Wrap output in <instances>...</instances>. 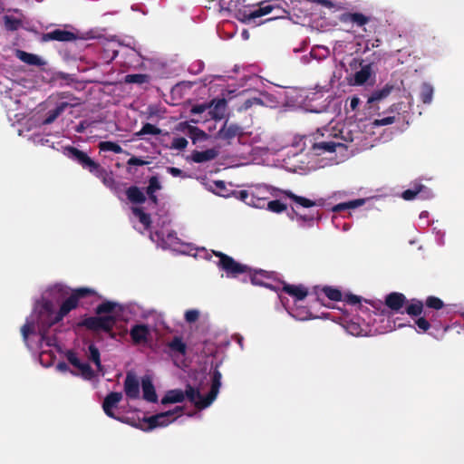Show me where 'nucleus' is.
I'll list each match as a JSON object with an SVG mask.
<instances>
[{"instance_id":"nucleus-1","label":"nucleus","mask_w":464,"mask_h":464,"mask_svg":"<svg viewBox=\"0 0 464 464\" xmlns=\"http://www.w3.org/2000/svg\"><path fill=\"white\" fill-rule=\"evenodd\" d=\"M278 0H266L262 1L258 4V7L253 11H238L237 15V19L246 24H256V20L264 15L273 14V16L262 21L260 24H264L266 22L274 21L280 18H287L289 15V12L284 8L280 4L277 3Z\"/></svg>"},{"instance_id":"nucleus-2","label":"nucleus","mask_w":464,"mask_h":464,"mask_svg":"<svg viewBox=\"0 0 464 464\" xmlns=\"http://www.w3.org/2000/svg\"><path fill=\"white\" fill-rule=\"evenodd\" d=\"M222 374L218 371V364L216 365L212 372L210 391L206 396H203L198 388H194L188 384L185 389V398L192 402L198 410L208 408L217 398L221 386Z\"/></svg>"},{"instance_id":"nucleus-3","label":"nucleus","mask_w":464,"mask_h":464,"mask_svg":"<svg viewBox=\"0 0 464 464\" xmlns=\"http://www.w3.org/2000/svg\"><path fill=\"white\" fill-rule=\"evenodd\" d=\"M95 295V291L89 287L74 289L71 295L61 304L59 311L54 315L48 326H53L63 319L72 310L77 308L79 300Z\"/></svg>"},{"instance_id":"nucleus-4","label":"nucleus","mask_w":464,"mask_h":464,"mask_svg":"<svg viewBox=\"0 0 464 464\" xmlns=\"http://www.w3.org/2000/svg\"><path fill=\"white\" fill-rule=\"evenodd\" d=\"M182 411L183 407L177 406L173 411L160 412L150 417H144L138 421H133L131 426L143 431H150L159 427H166L175 420V418H172L173 415Z\"/></svg>"},{"instance_id":"nucleus-5","label":"nucleus","mask_w":464,"mask_h":464,"mask_svg":"<svg viewBox=\"0 0 464 464\" xmlns=\"http://www.w3.org/2000/svg\"><path fill=\"white\" fill-rule=\"evenodd\" d=\"M63 153L68 159L81 165L82 169L89 170L97 177H102L105 172V169L98 162L92 160L86 152L80 150L76 147L71 145L63 147Z\"/></svg>"},{"instance_id":"nucleus-6","label":"nucleus","mask_w":464,"mask_h":464,"mask_svg":"<svg viewBox=\"0 0 464 464\" xmlns=\"http://www.w3.org/2000/svg\"><path fill=\"white\" fill-rule=\"evenodd\" d=\"M56 314L53 310V304L51 301L45 300L41 304L38 312V330L43 341L46 340L47 345L51 346L52 343L47 338V334L52 326H48Z\"/></svg>"},{"instance_id":"nucleus-7","label":"nucleus","mask_w":464,"mask_h":464,"mask_svg":"<svg viewBox=\"0 0 464 464\" xmlns=\"http://www.w3.org/2000/svg\"><path fill=\"white\" fill-rule=\"evenodd\" d=\"M116 324V318L113 315L89 316L77 323V327H85L91 331H103L111 333Z\"/></svg>"},{"instance_id":"nucleus-8","label":"nucleus","mask_w":464,"mask_h":464,"mask_svg":"<svg viewBox=\"0 0 464 464\" xmlns=\"http://www.w3.org/2000/svg\"><path fill=\"white\" fill-rule=\"evenodd\" d=\"M213 253L219 258L218 266L225 271L227 276L236 277L240 274L250 272V268L246 265L237 262L230 256L220 251H213Z\"/></svg>"},{"instance_id":"nucleus-9","label":"nucleus","mask_w":464,"mask_h":464,"mask_svg":"<svg viewBox=\"0 0 464 464\" xmlns=\"http://www.w3.org/2000/svg\"><path fill=\"white\" fill-rule=\"evenodd\" d=\"M65 357L72 366L81 372V375L84 380L91 381L96 376L91 365L87 362H82L76 353L72 350H68L65 353Z\"/></svg>"},{"instance_id":"nucleus-10","label":"nucleus","mask_w":464,"mask_h":464,"mask_svg":"<svg viewBox=\"0 0 464 464\" xmlns=\"http://www.w3.org/2000/svg\"><path fill=\"white\" fill-rule=\"evenodd\" d=\"M130 336L133 344H147L150 338V329L144 324H134L130 330Z\"/></svg>"},{"instance_id":"nucleus-11","label":"nucleus","mask_w":464,"mask_h":464,"mask_svg":"<svg viewBox=\"0 0 464 464\" xmlns=\"http://www.w3.org/2000/svg\"><path fill=\"white\" fill-rule=\"evenodd\" d=\"M122 399V393L118 392H111L107 394L102 402V409L105 414L112 419L121 420L120 417H117L113 411V409L117 407L118 403Z\"/></svg>"},{"instance_id":"nucleus-12","label":"nucleus","mask_w":464,"mask_h":464,"mask_svg":"<svg viewBox=\"0 0 464 464\" xmlns=\"http://www.w3.org/2000/svg\"><path fill=\"white\" fill-rule=\"evenodd\" d=\"M124 392L130 400H135L140 397V382L137 376L131 372H129L126 374L124 381Z\"/></svg>"},{"instance_id":"nucleus-13","label":"nucleus","mask_w":464,"mask_h":464,"mask_svg":"<svg viewBox=\"0 0 464 464\" xmlns=\"http://www.w3.org/2000/svg\"><path fill=\"white\" fill-rule=\"evenodd\" d=\"M77 39V36L74 33L63 30V29H55L49 33L44 34L42 35L43 42L49 41H58V42H72Z\"/></svg>"},{"instance_id":"nucleus-14","label":"nucleus","mask_w":464,"mask_h":464,"mask_svg":"<svg viewBox=\"0 0 464 464\" xmlns=\"http://www.w3.org/2000/svg\"><path fill=\"white\" fill-rule=\"evenodd\" d=\"M258 189L252 193H249L247 190H239L234 191L233 195L235 198L249 206H253L255 208H262L265 205V201L263 198L258 197Z\"/></svg>"},{"instance_id":"nucleus-15","label":"nucleus","mask_w":464,"mask_h":464,"mask_svg":"<svg viewBox=\"0 0 464 464\" xmlns=\"http://www.w3.org/2000/svg\"><path fill=\"white\" fill-rule=\"evenodd\" d=\"M406 303V296L399 292H392L385 297V305L395 312H399Z\"/></svg>"},{"instance_id":"nucleus-16","label":"nucleus","mask_w":464,"mask_h":464,"mask_svg":"<svg viewBox=\"0 0 464 464\" xmlns=\"http://www.w3.org/2000/svg\"><path fill=\"white\" fill-rule=\"evenodd\" d=\"M241 133L242 129L237 124H228L227 121H226L223 127L218 131V137L221 140L228 141L229 143L231 140L240 135Z\"/></svg>"},{"instance_id":"nucleus-17","label":"nucleus","mask_w":464,"mask_h":464,"mask_svg":"<svg viewBox=\"0 0 464 464\" xmlns=\"http://www.w3.org/2000/svg\"><path fill=\"white\" fill-rule=\"evenodd\" d=\"M219 151L215 149H208L203 151L193 150L190 155V160L195 163H203L215 160L218 156Z\"/></svg>"},{"instance_id":"nucleus-18","label":"nucleus","mask_w":464,"mask_h":464,"mask_svg":"<svg viewBox=\"0 0 464 464\" xmlns=\"http://www.w3.org/2000/svg\"><path fill=\"white\" fill-rule=\"evenodd\" d=\"M340 21L342 23H353L356 24L357 26H363L370 21V17L364 15L362 13H344L342 14L340 16Z\"/></svg>"},{"instance_id":"nucleus-19","label":"nucleus","mask_w":464,"mask_h":464,"mask_svg":"<svg viewBox=\"0 0 464 464\" xmlns=\"http://www.w3.org/2000/svg\"><path fill=\"white\" fill-rule=\"evenodd\" d=\"M208 104L210 105L208 113L211 115V118L215 120H221L224 117L227 107V101L224 98L213 100Z\"/></svg>"},{"instance_id":"nucleus-20","label":"nucleus","mask_w":464,"mask_h":464,"mask_svg":"<svg viewBox=\"0 0 464 464\" xmlns=\"http://www.w3.org/2000/svg\"><path fill=\"white\" fill-rule=\"evenodd\" d=\"M393 90L394 85L387 83L382 89L373 91L372 95L368 98L367 102L369 104L379 102L386 99Z\"/></svg>"},{"instance_id":"nucleus-21","label":"nucleus","mask_w":464,"mask_h":464,"mask_svg":"<svg viewBox=\"0 0 464 464\" xmlns=\"http://www.w3.org/2000/svg\"><path fill=\"white\" fill-rule=\"evenodd\" d=\"M143 399L150 402H157L158 396L154 385L150 378H143L141 381Z\"/></svg>"},{"instance_id":"nucleus-22","label":"nucleus","mask_w":464,"mask_h":464,"mask_svg":"<svg viewBox=\"0 0 464 464\" xmlns=\"http://www.w3.org/2000/svg\"><path fill=\"white\" fill-rule=\"evenodd\" d=\"M283 291L289 295L295 297L296 300L299 301L304 300L308 295L307 289L303 285L285 284Z\"/></svg>"},{"instance_id":"nucleus-23","label":"nucleus","mask_w":464,"mask_h":464,"mask_svg":"<svg viewBox=\"0 0 464 464\" xmlns=\"http://www.w3.org/2000/svg\"><path fill=\"white\" fill-rule=\"evenodd\" d=\"M126 196L129 201L133 204H143L146 201L144 192L137 186H130L127 188Z\"/></svg>"},{"instance_id":"nucleus-24","label":"nucleus","mask_w":464,"mask_h":464,"mask_svg":"<svg viewBox=\"0 0 464 464\" xmlns=\"http://www.w3.org/2000/svg\"><path fill=\"white\" fill-rule=\"evenodd\" d=\"M15 55L19 60L29 65L41 66L44 63L38 55L27 53L25 51L16 50Z\"/></svg>"},{"instance_id":"nucleus-25","label":"nucleus","mask_w":464,"mask_h":464,"mask_svg":"<svg viewBox=\"0 0 464 464\" xmlns=\"http://www.w3.org/2000/svg\"><path fill=\"white\" fill-rule=\"evenodd\" d=\"M185 399V392L179 389L169 391L161 399L162 404L178 403L183 401Z\"/></svg>"},{"instance_id":"nucleus-26","label":"nucleus","mask_w":464,"mask_h":464,"mask_svg":"<svg viewBox=\"0 0 464 464\" xmlns=\"http://www.w3.org/2000/svg\"><path fill=\"white\" fill-rule=\"evenodd\" d=\"M249 273H250V281L253 285L265 286L267 288L272 287L269 284L266 283V281H265L266 279L269 278L268 272H266L265 270H256V271H254L253 273H251V271H250Z\"/></svg>"},{"instance_id":"nucleus-27","label":"nucleus","mask_w":464,"mask_h":464,"mask_svg":"<svg viewBox=\"0 0 464 464\" xmlns=\"http://www.w3.org/2000/svg\"><path fill=\"white\" fill-rule=\"evenodd\" d=\"M89 351V360L92 361L95 366L97 367V371L102 372L103 366L101 362V354L99 349L95 346L94 343H90L88 346Z\"/></svg>"},{"instance_id":"nucleus-28","label":"nucleus","mask_w":464,"mask_h":464,"mask_svg":"<svg viewBox=\"0 0 464 464\" xmlns=\"http://www.w3.org/2000/svg\"><path fill=\"white\" fill-rule=\"evenodd\" d=\"M336 146L337 144L334 141H321L313 145V150L317 155H320L322 152H334Z\"/></svg>"},{"instance_id":"nucleus-29","label":"nucleus","mask_w":464,"mask_h":464,"mask_svg":"<svg viewBox=\"0 0 464 464\" xmlns=\"http://www.w3.org/2000/svg\"><path fill=\"white\" fill-rule=\"evenodd\" d=\"M57 100V101H65L68 102H72L74 104L81 105L82 101L79 97H76L73 93L70 92H60L56 94H53L50 97V100Z\"/></svg>"},{"instance_id":"nucleus-30","label":"nucleus","mask_w":464,"mask_h":464,"mask_svg":"<svg viewBox=\"0 0 464 464\" xmlns=\"http://www.w3.org/2000/svg\"><path fill=\"white\" fill-rule=\"evenodd\" d=\"M287 198L294 200L295 203L299 204L300 206L304 208H311L316 205V203L309 198H306L304 197L297 196L294 194L290 190H285L283 192Z\"/></svg>"},{"instance_id":"nucleus-31","label":"nucleus","mask_w":464,"mask_h":464,"mask_svg":"<svg viewBox=\"0 0 464 464\" xmlns=\"http://www.w3.org/2000/svg\"><path fill=\"white\" fill-rule=\"evenodd\" d=\"M433 92V87L430 83H422L420 92V100L424 104H430L432 102Z\"/></svg>"},{"instance_id":"nucleus-32","label":"nucleus","mask_w":464,"mask_h":464,"mask_svg":"<svg viewBox=\"0 0 464 464\" xmlns=\"http://www.w3.org/2000/svg\"><path fill=\"white\" fill-rule=\"evenodd\" d=\"M168 346L172 352L179 353L182 355L186 354L187 345L180 336L173 337V339L168 343Z\"/></svg>"},{"instance_id":"nucleus-33","label":"nucleus","mask_w":464,"mask_h":464,"mask_svg":"<svg viewBox=\"0 0 464 464\" xmlns=\"http://www.w3.org/2000/svg\"><path fill=\"white\" fill-rule=\"evenodd\" d=\"M423 312V302L419 299H411V304L406 307V313L411 315L417 317Z\"/></svg>"},{"instance_id":"nucleus-34","label":"nucleus","mask_w":464,"mask_h":464,"mask_svg":"<svg viewBox=\"0 0 464 464\" xmlns=\"http://www.w3.org/2000/svg\"><path fill=\"white\" fill-rule=\"evenodd\" d=\"M150 80V76L146 73H134V74H127L124 78V82L126 83H137L143 84L148 83Z\"/></svg>"},{"instance_id":"nucleus-35","label":"nucleus","mask_w":464,"mask_h":464,"mask_svg":"<svg viewBox=\"0 0 464 464\" xmlns=\"http://www.w3.org/2000/svg\"><path fill=\"white\" fill-rule=\"evenodd\" d=\"M425 188L426 187L422 184H414L411 188L404 190L401 197L405 200H412Z\"/></svg>"},{"instance_id":"nucleus-36","label":"nucleus","mask_w":464,"mask_h":464,"mask_svg":"<svg viewBox=\"0 0 464 464\" xmlns=\"http://www.w3.org/2000/svg\"><path fill=\"white\" fill-rule=\"evenodd\" d=\"M364 203V199H355L348 202L339 203L333 208L334 212H341L345 209L355 208L362 206Z\"/></svg>"},{"instance_id":"nucleus-37","label":"nucleus","mask_w":464,"mask_h":464,"mask_svg":"<svg viewBox=\"0 0 464 464\" xmlns=\"http://www.w3.org/2000/svg\"><path fill=\"white\" fill-rule=\"evenodd\" d=\"M371 76V68L369 65L362 67V69L355 72L354 81L357 84L361 85L365 83Z\"/></svg>"},{"instance_id":"nucleus-38","label":"nucleus","mask_w":464,"mask_h":464,"mask_svg":"<svg viewBox=\"0 0 464 464\" xmlns=\"http://www.w3.org/2000/svg\"><path fill=\"white\" fill-rule=\"evenodd\" d=\"M98 148L102 151H112L116 154L122 152V148L116 142L113 141H101Z\"/></svg>"},{"instance_id":"nucleus-39","label":"nucleus","mask_w":464,"mask_h":464,"mask_svg":"<svg viewBox=\"0 0 464 464\" xmlns=\"http://www.w3.org/2000/svg\"><path fill=\"white\" fill-rule=\"evenodd\" d=\"M161 132L162 130L160 128L154 126L151 123L147 122L142 126V128L138 132H136V136H144L147 134L160 135Z\"/></svg>"},{"instance_id":"nucleus-40","label":"nucleus","mask_w":464,"mask_h":464,"mask_svg":"<svg viewBox=\"0 0 464 464\" xmlns=\"http://www.w3.org/2000/svg\"><path fill=\"white\" fill-rule=\"evenodd\" d=\"M5 27L8 31H16L22 25L20 19L12 15L4 16Z\"/></svg>"},{"instance_id":"nucleus-41","label":"nucleus","mask_w":464,"mask_h":464,"mask_svg":"<svg viewBox=\"0 0 464 464\" xmlns=\"http://www.w3.org/2000/svg\"><path fill=\"white\" fill-rule=\"evenodd\" d=\"M133 214L139 218L140 222L145 227H149L151 224L150 216L143 211L140 208H133Z\"/></svg>"},{"instance_id":"nucleus-42","label":"nucleus","mask_w":464,"mask_h":464,"mask_svg":"<svg viewBox=\"0 0 464 464\" xmlns=\"http://www.w3.org/2000/svg\"><path fill=\"white\" fill-rule=\"evenodd\" d=\"M324 295L332 301H341L343 295L342 292L332 286H324L323 288Z\"/></svg>"},{"instance_id":"nucleus-43","label":"nucleus","mask_w":464,"mask_h":464,"mask_svg":"<svg viewBox=\"0 0 464 464\" xmlns=\"http://www.w3.org/2000/svg\"><path fill=\"white\" fill-rule=\"evenodd\" d=\"M115 306V303H112L111 301H105L96 307L95 313L97 314H111V312H113Z\"/></svg>"},{"instance_id":"nucleus-44","label":"nucleus","mask_w":464,"mask_h":464,"mask_svg":"<svg viewBox=\"0 0 464 464\" xmlns=\"http://www.w3.org/2000/svg\"><path fill=\"white\" fill-rule=\"evenodd\" d=\"M425 304L428 308L434 310H440L444 306V303L441 299L432 295L426 299Z\"/></svg>"},{"instance_id":"nucleus-45","label":"nucleus","mask_w":464,"mask_h":464,"mask_svg":"<svg viewBox=\"0 0 464 464\" xmlns=\"http://www.w3.org/2000/svg\"><path fill=\"white\" fill-rule=\"evenodd\" d=\"M161 188V185L157 176H152L149 179V185L146 188V193L148 194H155L157 190Z\"/></svg>"},{"instance_id":"nucleus-46","label":"nucleus","mask_w":464,"mask_h":464,"mask_svg":"<svg viewBox=\"0 0 464 464\" xmlns=\"http://www.w3.org/2000/svg\"><path fill=\"white\" fill-rule=\"evenodd\" d=\"M188 141L184 137H176L173 139L171 145L169 147L171 150H183L187 148Z\"/></svg>"},{"instance_id":"nucleus-47","label":"nucleus","mask_w":464,"mask_h":464,"mask_svg":"<svg viewBox=\"0 0 464 464\" xmlns=\"http://www.w3.org/2000/svg\"><path fill=\"white\" fill-rule=\"evenodd\" d=\"M34 332V323L26 321V323L21 327V334L23 340L27 343L29 335Z\"/></svg>"},{"instance_id":"nucleus-48","label":"nucleus","mask_w":464,"mask_h":464,"mask_svg":"<svg viewBox=\"0 0 464 464\" xmlns=\"http://www.w3.org/2000/svg\"><path fill=\"white\" fill-rule=\"evenodd\" d=\"M267 209L275 213H282L286 209V205L280 200H271L267 203Z\"/></svg>"},{"instance_id":"nucleus-49","label":"nucleus","mask_w":464,"mask_h":464,"mask_svg":"<svg viewBox=\"0 0 464 464\" xmlns=\"http://www.w3.org/2000/svg\"><path fill=\"white\" fill-rule=\"evenodd\" d=\"M189 132L191 134V139L194 143L198 140H206L208 138L207 133L197 127L191 126L189 129Z\"/></svg>"},{"instance_id":"nucleus-50","label":"nucleus","mask_w":464,"mask_h":464,"mask_svg":"<svg viewBox=\"0 0 464 464\" xmlns=\"http://www.w3.org/2000/svg\"><path fill=\"white\" fill-rule=\"evenodd\" d=\"M61 114L62 112L56 107L52 110H49L46 113V117L44 120L43 123L45 125H49L53 123Z\"/></svg>"},{"instance_id":"nucleus-51","label":"nucleus","mask_w":464,"mask_h":464,"mask_svg":"<svg viewBox=\"0 0 464 464\" xmlns=\"http://www.w3.org/2000/svg\"><path fill=\"white\" fill-rule=\"evenodd\" d=\"M101 178H102L104 185H106L111 190H116V185H118V182L114 179L111 173L108 174L105 171Z\"/></svg>"},{"instance_id":"nucleus-52","label":"nucleus","mask_w":464,"mask_h":464,"mask_svg":"<svg viewBox=\"0 0 464 464\" xmlns=\"http://www.w3.org/2000/svg\"><path fill=\"white\" fill-rule=\"evenodd\" d=\"M184 316L187 323H195L199 317V312L196 309H190L186 311Z\"/></svg>"},{"instance_id":"nucleus-53","label":"nucleus","mask_w":464,"mask_h":464,"mask_svg":"<svg viewBox=\"0 0 464 464\" xmlns=\"http://www.w3.org/2000/svg\"><path fill=\"white\" fill-rule=\"evenodd\" d=\"M395 121L394 116H388L384 117L382 119H376L373 121L372 124L373 126H385L392 124Z\"/></svg>"},{"instance_id":"nucleus-54","label":"nucleus","mask_w":464,"mask_h":464,"mask_svg":"<svg viewBox=\"0 0 464 464\" xmlns=\"http://www.w3.org/2000/svg\"><path fill=\"white\" fill-rule=\"evenodd\" d=\"M415 324L416 325L418 326V328L423 332H427L430 328V322L426 319L425 316L423 317H419L416 321H415Z\"/></svg>"},{"instance_id":"nucleus-55","label":"nucleus","mask_w":464,"mask_h":464,"mask_svg":"<svg viewBox=\"0 0 464 464\" xmlns=\"http://www.w3.org/2000/svg\"><path fill=\"white\" fill-rule=\"evenodd\" d=\"M56 101L55 107L63 113L67 108H75L79 106L78 104H74L72 102H68L65 101Z\"/></svg>"},{"instance_id":"nucleus-56","label":"nucleus","mask_w":464,"mask_h":464,"mask_svg":"<svg viewBox=\"0 0 464 464\" xmlns=\"http://www.w3.org/2000/svg\"><path fill=\"white\" fill-rule=\"evenodd\" d=\"M208 109H210V105L208 103L196 104L191 108L190 112L191 114H201Z\"/></svg>"},{"instance_id":"nucleus-57","label":"nucleus","mask_w":464,"mask_h":464,"mask_svg":"<svg viewBox=\"0 0 464 464\" xmlns=\"http://www.w3.org/2000/svg\"><path fill=\"white\" fill-rule=\"evenodd\" d=\"M148 163H149L148 161L142 160L141 158H138L136 156H132L127 161V164L129 166H143V165H146Z\"/></svg>"},{"instance_id":"nucleus-58","label":"nucleus","mask_w":464,"mask_h":464,"mask_svg":"<svg viewBox=\"0 0 464 464\" xmlns=\"http://www.w3.org/2000/svg\"><path fill=\"white\" fill-rule=\"evenodd\" d=\"M345 301L349 304L354 305V304H359L361 302V298L358 295L350 294V295H346Z\"/></svg>"},{"instance_id":"nucleus-59","label":"nucleus","mask_w":464,"mask_h":464,"mask_svg":"<svg viewBox=\"0 0 464 464\" xmlns=\"http://www.w3.org/2000/svg\"><path fill=\"white\" fill-rule=\"evenodd\" d=\"M254 104H263V102L259 98L247 99L245 102L244 107L246 110H247Z\"/></svg>"},{"instance_id":"nucleus-60","label":"nucleus","mask_w":464,"mask_h":464,"mask_svg":"<svg viewBox=\"0 0 464 464\" xmlns=\"http://www.w3.org/2000/svg\"><path fill=\"white\" fill-rule=\"evenodd\" d=\"M215 186L217 188L220 190V192L218 193L220 196L227 197V195L223 193V190L226 188V184L223 180L215 181Z\"/></svg>"},{"instance_id":"nucleus-61","label":"nucleus","mask_w":464,"mask_h":464,"mask_svg":"<svg viewBox=\"0 0 464 464\" xmlns=\"http://www.w3.org/2000/svg\"><path fill=\"white\" fill-rule=\"evenodd\" d=\"M360 104V99L357 96H353L350 102V108L352 111L357 110Z\"/></svg>"},{"instance_id":"nucleus-62","label":"nucleus","mask_w":464,"mask_h":464,"mask_svg":"<svg viewBox=\"0 0 464 464\" xmlns=\"http://www.w3.org/2000/svg\"><path fill=\"white\" fill-rule=\"evenodd\" d=\"M168 172L171 174L173 177H179L182 174V170L175 167L168 168Z\"/></svg>"},{"instance_id":"nucleus-63","label":"nucleus","mask_w":464,"mask_h":464,"mask_svg":"<svg viewBox=\"0 0 464 464\" xmlns=\"http://www.w3.org/2000/svg\"><path fill=\"white\" fill-rule=\"evenodd\" d=\"M298 218L300 220H303V221H314L315 217L314 215L311 214V215H298Z\"/></svg>"},{"instance_id":"nucleus-64","label":"nucleus","mask_w":464,"mask_h":464,"mask_svg":"<svg viewBox=\"0 0 464 464\" xmlns=\"http://www.w3.org/2000/svg\"><path fill=\"white\" fill-rule=\"evenodd\" d=\"M57 370L60 372H67L69 370L68 365L64 362H60L56 365Z\"/></svg>"}]
</instances>
